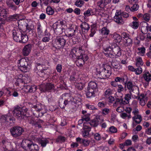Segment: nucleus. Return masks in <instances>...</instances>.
Listing matches in <instances>:
<instances>
[{
  "instance_id": "1",
  "label": "nucleus",
  "mask_w": 151,
  "mask_h": 151,
  "mask_svg": "<svg viewBox=\"0 0 151 151\" xmlns=\"http://www.w3.org/2000/svg\"><path fill=\"white\" fill-rule=\"evenodd\" d=\"M104 53L105 55L111 58H114L116 56H120L122 54V50L116 43L110 44L109 45H104Z\"/></svg>"
},
{
  "instance_id": "2",
  "label": "nucleus",
  "mask_w": 151,
  "mask_h": 151,
  "mask_svg": "<svg viewBox=\"0 0 151 151\" xmlns=\"http://www.w3.org/2000/svg\"><path fill=\"white\" fill-rule=\"evenodd\" d=\"M12 34L13 39L17 42L24 43L26 42L28 40V36L21 29L13 30Z\"/></svg>"
},
{
  "instance_id": "3",
  "label": "nucleus",
  "mask_w": 151,
  "mask_h": 151,
  "mask_svg": "<svg viewBox=\"0 0 151 151\" xmlns=\"http://www.w3.org/2000/svg\"><path fill=\"white\" fill-rule=\"evenodd\" d=\"M111 67L109 65H106L96 69L97 75L99 78L105 79L108 78L111 75Z\"/></svg>"
},
{
  "instance_id": "4",
  "label": "nucleus",
  "mask_w": 151,
  "mask_h": 151,
  "mask_svg": "<svg viewBox=\"0 0 151 151\" xmlns=\"http://www.w3.org/2000/svg\"><path fill=\"white\" fill-rule=\"evenodd\" d=\"M28 109L25 107L21 108L18 106H16L13 111V114L19 119H23L26 116V113Z\"/></svg>"
},
{
  "instance_id": "5",
  "label": "nucleus",
  "mask_w": 151,
  "mask_h": 151,
  "mask_svg": "<svg viewBox=\"0 0 151 151\" xmlns=\"http://www.w3.org/2000/svg\"><path fill=\"white\" fill-rule=\"evenodd\" d=\"M73 101V98L70 94L65 93L63 94L60 97L59 101V105L61 108H64L69 103Z\"/></svg>"
},
{
  "instance_id": "6",
  "label": "nucleus",
  "mask_w": 151,
  "mask_h": 151,
  "mask_svg": "<svg viewBox=\"0 0 151 151\" xmlns=\"http://www.w3.org/2000/svg\"><path fill=\"white\" fill-rule=\"evenodd\" d=\"M121 35L123 38V46L125 47L132 46L133 40L129 34L123 32Z\"/></svg>"
},
{
  "instance_id": "7",
  "label": "nucleus",
  "mask_w": 151,
  "mask_h": 151,
  "mask_svg": "<svg viewBox=\"0 0 151 151\" xmlns=\"http://www.w3.org/2000/svg\"><path fill=\"white\" fill-rule=\"evenodd\" d=\"M47 68H48L45 66V65L37 63L35 65L34 70L35 71H37V72L38 73V75L43 77L45 75Z\"/></svg>"
},
{
  "instance_id": "8",
  "label": "nucleus",
  "mask_w": 151,
  "mask_h": 151,
  "mask_svg": "<svg viewBox=\"0 0 151 151\" xmlns=\"http://www.w3.org/2000/svg\"><path fill=\"white\" fill-rule=\"evenodd\" d=\"M28 65V63L25 59L22 58L18 61V66L19 69L22 72H27Z\"/></svg>"
},
{
  "instance_id": "9",
  "label": "nucleus",
  "mask_w": 151,
  "mask_h": 151,
  "mask_svg": "<svg viewBox=\"0 0 151 151\" xmlns=\"http://www.w3.org/2000/svg\"><path fill=\"white\" fill-rule=\"evenodd\" d=\"M24 131L23 129L20 127H15L10 129L12 135L15 137L21 135Z\"/></svg>"
},
{
  "instance_id": "10",
  "label": "nucleus",
  "mask_w": 151,
  "mask_h": 151,
  "mask_svg": "<svg viewBox=\"0 0 151 151\" xmlns=\"http://www.w3.org/2000/svg\"><path fill=\"white\" fill-rule=\"evenodd\" d=\"M55 42L57 47L58 48H63L64 47L66 41L63 37H57L55 40Z\"/></svg>"
},
{
  "instance_id": "11",
  "label": "nucleus",
  "mask_w": 151,
  "mask_h": 151,
  "mask_svg": "<svg viewBox=\"0 0 151 151\" xmlns=\"http://www.w3.org/2000/svg\"><path fill=\"white\" fill-rule=\"evenodd\" d=\"M28 104L31 108V110L34 115L35 114L34 112H40L42 109V105L41 104L33 105L31 103H28Z\"/></svg>"
},
{
  "instance_id": "12",
  "label": "nucleus",
  "mask_w": 151,
  "mask_h": 151,
  "mask_svg": "<svg viewBox=\"0 0 151 151\" xmlns=\"http://www.w3.org/2000/svg\"><path fill=\"white\" fill-rule=\"evenodd\" d=\"M83 131L82 132L83 136L86 138L88 136L89 133L91 131V128L89 126V123H84L83 124Z\"/></svg>"
},
{
  "instance_id": "13",
  "label": "nucleus",
  "mask_w": 151,
  "mask_h": 151,
  "mask_svg": "<svg viewBox=\"0 0 151 151\" xmlns=\"http://www.w3.org/2000/svg\"><path fill=\"white\" fill-rule=\"evenodd\" d=\"M121 14V12L119 11H117L114 17V20L117 23L122 24L124 23V21L123 20Z\"/></svg>"
},
{
  "instance_id": "14",
  "label": "nucleus",
  "mask_w": 151,
  "mask_h": 151,
  "mask_svg": "<svg viewBox=\"0 0 151 151\" xmlns=\"http://www.w3.org/2000/svg\"><path fill=\"white\" fill-rule=\"evenodd\" d=\"M54 86L53 84L51 83H49L42 85L40 87V89L42 91L45 92L48 91L52 89H54Z\"/></svg>"
},
{
  "instance_id": "15",
  "label": "nucleus",
  "mask_w": 151,
  "mask_h": 151,
  "mask_svg": "<svg viewBox=\"0 0 151 151\" xmlns=\"http://www.w3.org/2000/svg\"><path fill=\"white\" fill-rule=\"evenodd\" d=\"M111 0H100L97 2V6L103 9L106 7L107 5L109 4Z\"/></svg>"
},
{
  "instance_id": "16",
  "label": "nucleus",
  "mask_w": 151,
  "mask_h": 151,
  "mask_svg": "<svg viewBox=\"0 0 151 151\" xmlns=\"http://www.w3.org/2000/svg\"><path fill=\"white\" fill-rule=\"evenodd\" d=\"M142 26L141 27V31L142 33L147 32L148 31L151 32V26H149L147 23L145 22L142 23Z\"/></svg>"
},
{
  "instance_id": "17",
  "label": "nucleus",
  "mask_w": 151,
  "mask_h": 151,
  "mask_svg": "<svg viewBox=\"0 0 151 151\" xmlns=\"http://www.w3.org/2000/svg\"><path fill=\"white\" fill-rule=\"evenodd\" d=\"M21 21L23 22H25L26 24V26L27 29L29 31L32 30L34 27V22L31 20H21Z\"/></svg>"
},
{
  "instance_id": "18",
  "label": "nucleus",
  "mask_w": 151,
  "mask_h": 151,
  "mask_svg": "<svg viewBox=\"0 0 151 151\" xmlns=\"http://www.w3.org/2000/svg\"><path fill=\"white\" fill-rule=\"evenodd\" d=\"M28 138L30 139L37 141L39 140V134L33 131L30 133L28 135Z\"/></svg>"
},
{
  "instance_id": "19",
  "label": "nucleus",
  "mask_w": 151,
  "mask_h": 151,
  "mask_svg": "<svg viewBox=\"0 0 151 151\" xmlns=\"http://www.w3.org/2000/svg\"><path fill=\"white\" fill-rule=\"evenodd\" d=\"M32 50V45L30 44H28L24 46L23 49L22 53L24 56H27Z\"/></svg>"
},
{
  "instance_id": "20",
  "label": "nucleus",
  "mask_w": 151,
  "mask_h": 151,
  "mask_svg": "<svg viewBox=\"0 0 151 151\" xmlns=\"http://www.w3.org/2000/svg\"><path fill=\"white\" fill-rule=\"evenodd\" d=\"M138 99L140 100V104L142 106H144L147 102V98L146 95L143 94H141L138 97Z\"/></svg>"
},
{
  "instance_id": "21",
  "label": "nucleus",
  "mask_w": 151,
  "mask_h": 151,
  "mask_svg": "<svg viewBox=\"0 0 151 151\" xmlns=\"http://www.w3.org/2000/svg\"><path fill=\"white\" fill-rule=\"evenodd\" d=\"M75 30L73 28H67L65 31V35L68 37H72L75 35Z\"/></svg>"
},
{
  "instance_id": "22",
  "label": "nucleus",
  "mask_w": 151,
  "mask_h": 151,
  "mask_svg": "<svg viewBox=\"0 0 151 151\" xmlns=\"http://www.w3.org/2000/svg\"><path fill=\"white\" fill-rule=\"evenodd\" d=\"M148 85L150 82L151 81V74L148 72H144L142 77Z\"/></svg>"
},
{
  "instance_id": "23",
  "label": "nucleus",
  "mask_w": 151,
  "mask_h": 151,
  "mask_svg": "<svg viewBox=\"0 0 151 151\" xmlns=\"http://www.w3.org/2000/svg\"><path fill=\"white\" fill-rule=\"evenodd\" d=\"M6 4L9 8L14 10H16L18 8V7L14 4L13 0H7Z\"/></svg>"
},
{
  "instance_id": "24",
  "label": "nucleus",
  "mask_w": 151,
  "mask_h": 151,
  "mask_svg": "<svg viewBox=\"0 0 151 151\" xmlns=\"http://www.w3.org/2000/svg\"><path fill=\"white\" fill-rule=\"evenodd\" d=\"M32 141L28 139L24 140L22 141V146L24 150H27V148H29Z\"/></svg>"
},
{
  "instance_id": "25",
  "label": "nucleus",
  "mask_w": 151,
  "mask_h": 151,
  "mask_svg": "<svg viewBox=\"0 0 151 151\" xmlns=\"http://www.w3.org/2000/svg\"><path fill=\"white\" fill-rule=\"evenodd\" d=\"M112 36L114 41L116 42L120 43L123 38L122 36L115 32L113 34Z\"/></svg>"
},
{
  "instance_id": "26",
  "label": "nucleus",
  "mask_w": 151,
  "mask_h": 151,
  "mask_svg": "<svg viewBox=\"0 0 151 151\" xmlns=\"http://www.w3.org/2000/svg\"><path fill=\"white\" fill-rule=\"evenodd\" d=\"M0 119L1 121L2 122H4L6 123H7V122L9 121H9H13L14 119V118L12 117H11L6 115H5L2 116H1Z\"/></svg>"
},
{
  "instance_id": "27",
  "label": "nucleus",
  "mask_w": 151,
  "mask_h": 151,
  "mask_svg": "<svg viewBox=\"0 0 151 151\" xmlns=\"http://www.w3.org/2000/svg\"><path fill=\"white\" fill-rule=\"evenodd\" d=\"M133 6L130 8V10L132 12H134L137 10L139 9V5L137 4V0H131Z\"/></svg>"
},
{
  "instance_id": "28",
  "label": "nucleus",
  "mask_w": 151,
  "mask_h": 151,
  "mask_svg": "<svg viewBox=\"0 0 151 151\" xmlns=\"http://www.w3.org/2000/svg\"><path fill=\"white\" fill-rule=\"evenodd\" d=\"M83 51L80 48H73L72 50V52L74 53L75 55L77 56L79 58V57H80L81 55L82 54V52Z\"/></svg>"
},
{
  "instance_id": "29",
  "label": "nucleus",
  "mask_w": 151,
  "mask_h": 151,
  "mask_svg": "<svg viewBox=\"0 0 151 151\" xmlns=\"http://www.w3.org/2000/svg\"><path fill=\"white\" fill-rule=\"evenodd\" d=\"M127 88L130 90V92H133L134 89L138 90V87L135 86L133 85L131 81H129L127 83Z\"/></svg>"
},
{
  "instance_id": "30",
  "label": "nucleus",
  "mask_w": 151,
  "mask_h": 151,
  "mask_svg": "<svg viewBox=\"0 0 151 151\" xmlns=\"http://www.w3.org/2000/svg\"><path fill=\"white\" fill-rule=\"evenodd\" d=\"M82 32L86 33L89 30L90 27L89 24L86 22L83 23L81 25Z\"/></svg>"
},
{
  "instance_id": "31",
  "label": "nucleus",
  "mask_w": 151,
  "mask_h": 151,
  "mask_svg": "<svg viewBox=\"0 0 151 151\" xmlns=\"http://www.w3.org/2000/svg\"><path fill=\"white\" fill-rule=\"evenodd\" d=\"M37 27L38 35L40 37H41L43 36V30L41 25L40 22L37 23Z\"/></svg>"
},
{
  "instance_id": "32",
  "label": "nucleus",
  "mask_w": 151,
  "mask_h": 151,
  "mask_svg": "<svg viewBox=\"0 0 151 151\" xmlns=\"http://www.w3.org/2000/svg\"><path fill=\"white\" fill-rule=\"evenodd\" d=\"M135 65L137 67H141L143 65L144 63L140 57H137L135 59Z\"/></svg>"
},
{
  "instance_id": "33",
  "label": "nucleus",
  "mask_w": 151,
  "mask_h": 151,
  "mask_svg": "<svg viewBox=\"0 0 151 151\" xmlns=\"http://www.w3.org/2000/svg\"><path fill=\"white\" fill-rule=\"evenodd\" d=\"M88 59V57L86 54H81L79 57L78 60L76 61V63L82 61V63H84V62L87 60Z\"/></svg>"
},
{
  "instance_id": "34",
  "label": "nucleus",
  "mask_w": 151,
  "mask_h": 151,
  "mask_svg": "<svg viewBox=\"0 0 151 151\" xmlns=\"http://www.w3.org/2000/svg\"><path fill=\"white\" fill-rule=\"evenodd\" d=\"M132 119L137 124H139L142 121V118L140 115H134L132 117Z\"/></svg>"
},
{
  "instance_id": "35",
  "label": "nucleus",
  "mask_w": 151,
  "mask_h": 151,
  "mask_svg": "<svg viewBox=\"0 0 151 151\" xmlns=\"http://www.w3.org/2000/svg\"><path fill=\"white\" fill-rule=\"evenodd\" d=\"M39 143L41 145V146L43 147L46 146V145L49 143V141L47 139L42 138L41 139H39L38 140Z\"/></svg>"
},
{
  "instance_id": "36",
  "label": "nucleus",
  "mask_w": 151,
  "mask_h": 151,
  "mask_svg": "<svg viewBox=\"0 0 151 151\" xmlns=\"http://www.w3.org/2000/svg\"><path fill=\"white\" fill-rule=\"evenodd\" d=\"M8 12L7 10L1 7H0V16L4 18L7 17Z\"/></svg>"
},
{
  "instance_id": "37",
  "label": "nucleus",
  "mask_w": 151,
  "mask_h": 151,
  "mask_svg": "<svg viewBox=\"0 0 151 151\" xmlns=\"http://www.w3.org/2000/svg\"><path fill=\"white\" fill-rule=\"evenodd\" d=\"M88 88L95 91L97 88V84L94 81H91L89 83Z\"/></svg>"
},
{
  "instance_id": "38",
  "label": "nucleus",
  "mask_w": 151,
  "mask_h": 151,
  "mask_svg": "<svg viewBox=\"0 0 151 151\" xmlns=\"http://www.w3.org/2000/svg\"><path fill=\"white\" fill-rule=\"evenodd\" d=\"M29 149L30 151H39V150L38 145L34 144L32 142Z\"/></svg>"
},
{
  "instance_id": "39",
  "label": "nucleus",
  "mask_w": 151,
  "mask_h": 151,
  "mask_svg": "<svg viewBox=\"0 0 151 151\" xmlns=\"http://www.w3.org/2000/svg\"><path fill=\"white\" fill-rule=\"evenodd\" d=\"M113 90L110 88L105 89L104 96L106 98L111 96L113 94Z\"/></svg>"
},
{
  "instance_id": "40",
  "label": "nucleus",
  "mask_w": 151,
  "mask_h": 151,
  "mask_svg": "<svg viewBox=\"0 0 151 151\" xmlns=\"http://www.w3.org/2000/svg\"><path fill=\"white\" fill-rule=\"evenodd\" d=\"M44 122L43 121L39 119L37 121L34 122H31L30 123L33 126H34L35 127H38L39 128L41 127V124L43 123Z\"/></svg>"
},
{
  "instance_id": "41",
  "label": "nucleus",
  "mask_w": 151,
  "mask_h": 151,
  "mask_svg": "<svg viewBox=\"0 0 151 151\" xmlns=\"http://www.w3.org/2000/svg\"><path fill=\"white\" fill-rule=\"evenodd\" d=\"M94 91L87 88L86 93V96L87 98H90L95 96Z\"/></svg>"
},
{
  "instance_id": "42",
  "label": "nucleus",
  "mask_w": 151,
  "mask_h": 151,
  "mask_svg": "<svg viewBox=\"0 0 151 151\" xmlns=\"http://www.w3.org/2000/svg\"><path fill=\"white\" fill-rule=\"evenodd\" d=\"M111 64L113 67L116 69H120L122 68L121 66L120 65L119 63L115 60L112 61Z\"/></svg>"
},
{
  "instance_id": "43",
  "label": "nucleus",
  "mask_w": 151,
  "mask_h": 151,
  "mask_svg": "<svg viewBox=\"0 0 151 151\" xmlns=\"http://www.w3.org/2000/svg\"><path fill=\"white\" fill-rule=\"evenodd\" d=\"M137 49L138 50V52H137V53L139 55L141 56H143L145 55L146 50L145 47H139Z\"/></svg>"
},
{
  "instance_id": "44",
  "label": "nucleus",
  "mask_w": 151,
  "mask_h": 151,
  "mask_svg": "<svg viewBox=\"0 0 151 151\" xmlns=\"http://www.w3.org/2000/svg\"><path fill=\"white\" fill-rule=\"evenodd\" d=\"M109 32L110 31L106 27H104L101 29V33L102 35L105 36L109 34Z\"/></svg>"
},
{
  "instance_id": "45",
  "label": "nucleus",
  "mask_w": 151,
  "mask_h": 151,
  "mask_svg": "<svg viewBox=\"0 0 151 151\" xmlns=\"http://www.w3.org/2000/svg\"><path fill=\"white\" fill-rule=\"evenodd\" d=\"M37 88V86H35L29 85L28 90H27V92L34 93L36 91Z\"/></svg>"
},
{
  "instance_id": "46",
  "label": "nucleus",
  "mask_w": 151,
  "mask_h": 151,
  "mask_svg": "<svg viewBox=\"0 0 151 151\" xmlns=\"http://www.w3.org/2000/svg\"><path fill=\"white\" fill-rule=\"evenodd\" d=\"M84 4V2L82 0H76L74 3V5L79 7H82Z\"/></svg>"
},
{
  "instance_id": "47",
  "label": "nucleus",
  "mask_w": 151,
  "mask_h": 151,
  "mask_svg": "<svg viewBox=\"0 0 151 151\" xmlns=\"http://www.w3.org/2000/svg\"><path fill=\"white\" fill-rule=\"evenodd\" d=\"M88 123L89 124V126L96 127L99 124V121L96 119H94L90 123Z\"/></svg>"
},
{
  "instance_id": "48",
  "label": "nucleus",
  "mask_w": 151,
  "mask_h": 151,
  "mask_svg": "<svg viewBox=\"0 0 151 151\" xmlns=\"http://www.w3.org/2000/svg\"><path fill=\"white\" fill-rule=\"evenodd\" d=\"M76 87L79 90H82L83 89L84 84L83 83H76L75 85Z\"/></svg>"
},
{
  "instance_id": "49",
  "label": "nucleus",
  "mask_w": 151,
  "mask_h": 151,
  "mask_svg": "<svg viewBox=\"0 0 151 151\" xmlns=\"http://www.w3.org/2000/svg\"><path fill=\"white\" fill-rule=\"evenodd\" d=\"M92 9H88L87 10L85 11L83 13L84 16L85 17H87L90 16L91 15V12Z\"/></svg>"
},
{
  "instance_id": "50",
  "label": "nucleus",
  "mask_w": 151,
  "mask_h": 151,
  "mask_svg": "<svg viewBox=\"0 0 151 151\" xmlns=\"http://www.w3.org/2000/svg\"><path fill=\"white\" fill-rule=\"evenodd\" d=\"M46 12L49 15H52L54 13L53 10L50 7L48 6L46 9Z\"/></svg>"
},
{
  "instance_id": "51",
  "label": "nucleus",
  "mask_w": 151,
  "mask_h": 151,
  "mask_svg": "<svg viewBox=\"0 0 151 151\" xmlns=\"http://www.w3.org/2000/svg\"><path fill=\"white\" fill-rule=\"evenodd\" d=\"M17 82H18V85L19 86V83H24V84H27L28 83L30 82V81H29L28 82L27 81H26V80L25 79H23V78L22 79L21 78H18L17 79Z\"/></svg>"
},
{
  "instance_id": "52",
  "label": "nucleus",
  "mask_w": 151,
  "mask_h": 151,
  "mask_svg": "<svg viewBox=\"0 0 151 151\" xmlns=\"http://www.w3.org/2000/svg\"><path fill=\"white\" fill-rule=\"evenodd\" d=\"M132 27L134 29H137L139 26V23L137 21H133L131 24Z\"/></svg>"
},
{
  "instance_id": "53",
  "label": "nucleus",
  "mask_w": 151,
  "mask_h": 151,
  "mask_svg": "<svg viewBox=\"0 0 151 151\" xmlns=\"http://www.w3.org/2000/svg\"><path fill=\"white\" fill-rule=\"evenodd\" d=\"M142 72V69L141 67H138L135 68V72L137 75H139L141 74Z\"/></svg>"
},
{
  "instance_id": "54",
  "label": "nucleus",
  "mask_w": 151,
  "mask_h": 151,
  "mask_svg": "<svg viewBox=\"0 0 151 151\" xmlns=\"http://www.w3.org/2000/svg\"><path fill=\"white\" fill-rule=\"evenodd\" d=\"M90 142V141L86 139H82V143L85 147L88 146Z\"/></svg>"
},
{
  "instance_id": "55",
  "label": "nucleus",
  "mask_w": 151,
  "mask_h": 151,
  "mask_svg": "<svg viewBox=\"0 0 151 151\" xmlns=\"http://www.w3.org/2000/svg\"><path fill=\"white\" fill-rule=\"evenodd\" d=\"M109 131L111 133H116L117 132V129L114 126H112L109 127Z\"/></svg>"
},
{
  "instance_id": "56",
  "label": "nucleus",
  "mask_w": 151,
  "mask_h": 151,
  "mask_svg": "<svg viewBox=\"0 0 151 151\" xmlns=\"http://www.w3.org/2000/svg\"><path fill=\"white\" fill-rule=\"evenodd\" d=\"M65 140V138L63 136H59L56 139V141L58 142H64Z\"/></svg>"
},
{
  "instance_id": "57",
  "label": "nucleus",
  "mask_w": 151,
  "mask_h": 151,
  "mask_svg": "<svg viewBox=\"0 0 151 151\" xmlns=\"http://www.w3.org/2000/svg\"><path fill=\"white\" fill-rule=\"evenodd\" d=\"M95 139L97 140H100L101 139V136L98 133H96L93 135Z\"/></svg>"
},
{
  "instance_id": "58",
  "label": "nucleus",
  "mask_w": 151,
  "mask_h": 151,
  "mask_svg": "<svg viewBox=\"0 0 151 151\" xmlns=\"http://www.w3.org/2000/svg\"><path fill=\"white\" fill-rule=\"evenodd\" d=\"M115 80L116 82H119L123 83L124 82V79L122 77H119L115 78Z\"/></svg>"
},
{
  "instance_id": "59",
  "label": "nucleus",
  "mask_w": 151,
  "mask_h": 151,
  "mask_svg": "<svg viewBox=\"0 0 151 151\" xmlns=\"http://www.w3.org/2000/svg\"><path fill=\"white\" fill-rule=\"evenodd\" d=\"M144 19L146 21H148L150 17V15L149 14H146L143 15Z\"/></svg>"
},
{
  "instance_id": "60",
  "label": "nucleus",
  "mask_w": 151,
  "mask_h": 151,
  "mask_svg": "<svg viewBox=\"0 0 151 151\" xmlns=\"http://www.w3.org/2000/svg\"><path fill=\"white\" fill-rule=\"evenodd\" d=\"M86 107L87 108L90 110H94L96 109L95 108L93 105L87 104L86 105Z\"/></svg>"
},
{
  "instance_id": "61",
  "label": "nucleus",
  "mask_w": 151,
  "mask_h": 151,
  "mask_svg": "<svg viewBox=\"0 0 151 151\" xmlns=\"http://www.w3.org/2000/svg\"><path fill=\"white\" fill-rule=\"evenodd\" d=\"M102 114L104 115L108 114L110 112V110L108 108H105L102 110Z\"/></svg>"
},
{
  "instance_id": "62",
  "label": "nucleus",
  "mask_w": 151,
  "mask_h": 151,
  "mask_svg": "<svg viewBox=\"0 0 151 151\" xmlns=\"http://www.w3.org/2000/svg\"><path fill=\"white\" fill-rule=\"evenodd\" d=\"M57 35H60L63 32V29L61 28H57L55 32Z\"/></svg>"
},
{
  "instance_id": "63",
  "label": "nucleus",
  "mask_w": 151,
  "mask_h": 151,
  "mask_svg": "<svg viewBox=\"0 0 151 151\" xmlns=\"http://www.w3.org/2000/svg\"><path fill=\"white\" fill-rule=\"evenodd\" d=\"M131 99V96L130 93H127L125 94L124 99L127 102H129V100Z\"/></svg>"
},
{
  "instance_id": "64",
  "label": "nucleus",
  "mask_w": 151,
  "mask_h": 151,
  "mask_svg": "<svg viewBox=\"0 0 151 151\" xmlns=\"http://www.w3.org/2000/svg\"><path fill=\"white\" fill-rule=\"evenodd\" d=\"M82 119L86 122L88 121L90 119L88 115L85 114L82 116Z\"/></svg>"
}]
</instances>
